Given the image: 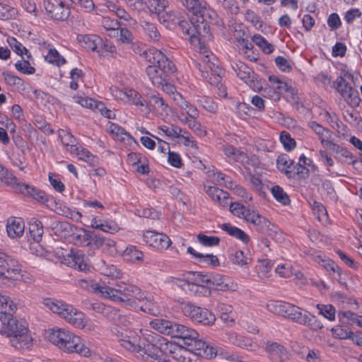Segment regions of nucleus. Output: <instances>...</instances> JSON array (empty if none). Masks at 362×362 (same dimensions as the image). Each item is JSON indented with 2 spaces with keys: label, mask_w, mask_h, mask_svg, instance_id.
<instances>
[{
  "label": "nucleus",
  "mask_w": 362,
  "mask_h": 362,
  "mask_svg": "<svg viewBox=\"0 0 362 362\" xmlns=\"http://www.w3.org/2000/svg\"><path fill=\"white\" fill-rule=\"evenodd\" d=\"M43 303L48 309L58 314L75 328L89 332L98 330V326L95 322L90 320L83 313L71 305L53 298H45Z\"/></svg>",
  "instance_id": "nucleus-1"
},
{
  "label": "nucleus",
  "mask_w": 362,
  "mask_h": 362,
  "mask_svg": "<svg viewBox=\"0 0 362 362\" xmlns=\"http://www.w3.org/2000/svg\"><path fill=\"white\" fill-rule=\"evenodd\" d=\"M48 340L61 351L68 354H77L89 358L92 351L87 342L74 332L64 329L55 328L49 331Z\"/></svg>",
  "instance_id": "nucleus-2"
},
{
  "label": "nucleus",
  "mask_w": 362,
  "mask_h": 362,
  "mask_svg": "<svg viewBox=\"0 0 362 362\" xmlns=\"http://www.w3.org/2000/svg\"><path fill=\"white\" fill-rule=\"evenodd\" d=\"M144 54L151 64L146 69V75L152 84L159 88L168 81L169 74L175 71V66L160 50L155 48L149 49Z\"/></svg>",
  "instance_id": "nucleus-3"
},
{
  "label": "nucleus",
  "mask_w": 362,
  "mask_h": 362,
  "mask_svg": "<svg viewBox=\"0 0 362 362\" xmlns=\"http://www.w3.org/2000/svg\"><path fill=\"white\" fill-rule=\"evenodd\" d=\"M119 345L127 351L132 353L138 359L144 362H158L162 356V351L156 344L145 345L144 347L139 343V337L132 332L130 334H124L118 332Z\"/></svg>",
  "instance_id": "nucleus-4"
},
{
  "label": "nucleus",
  "mask_w": 362,
  "mask_h": 362,
  "mask_svg": "<svg viewBox=\"0 0 362 362\" xmlns=\"http://www.w3.org/2000/svg\"><path fill=\"white\" fill-rule=\"evenodd\" d=\"M150 326L161 334L182 339L186 346L199 337L196 330L165 319L156 318L150 322Z\"/></svg>",
  "instance_id": "nucleus-5"
},
{
  "label": "nucleus",
  "mask_w": 362,
  "mask_h": 362,
  "mask_svg": "<svg viewBox=\"0 0 362 362\" xmlns=\"http://www.w3.org/2000/svg\"><path fill=\"white\" fill-rule=\"evenodd\" d=\"M166 16L168 17L166 21H171L173 24H178L182 33L189 36L192 43H195L197 41L199 44H201L202 41L209 39L211 37L209 28L202 16H200L202 21L198 18L195 22L193 19L190 22L180 20L173 13H167Z\"/></svg>",
  "instance_id": "nucleus-6"
},
{
  "label": "nucleus",
  "mask_w": 362,
  "mask_h": 362,
  "mask_svg": "<svg viewBox=\"0 0 362 362\" xmlns=\"http://www.w3.org/2000/svg\"><path fill=\"white\" fill-rule=\"evenodd\" d=\"M200 53L202 54V57L197 63V66L202 76L210 83L218 82L223 71L218 64V59L204 47H200Z\"/></svg>",
  "instance_id": "nucleus-7"
},
{
  "label": "nucleus",
  "mask_w": 362,
  "mask_h": 362,
  "mask_svg": "<svg viewBox=\"0 0 362 362\" xmlns=\"http://www.w3.org/2000/svg\"><path fill=\"white\" fill-rule=\"evenodd\" d=\"M117 287L118 296L117 303L133 305L136 300H141L144 298V292L135 285L120 281L117 283Z\"/></svg>",
  "instance_id": "nucleus-8"
},
{
  "label": "nucleus",
  "mask_w": 362,
  "mask_h": 362,
  "mask_svg": "<svg viewBox=\"0 0 362 362\" xmlns=\"http://www.w3.org/2000/svg\"><path fill=\"white\" fill-rule=\"evenodd\" d=\"M183 314L197 323L211 325L216 321L215 315L209 310L187 303L182 308Z\"/></svg>",
  "instance_id": "nucleus-9"
},
{
  "label": "nucleus",
  "mask_w": 362,
  "mask_h": 362,
  "mask_svg": "<svg viewBox=\"0 0 362 362\" xmlns=\"http://www.w3.org/2000/svg\"><path fill=\"white\" fill-rule=\"evenodd\" d=\"M335 84L337 90L349 105L356 107L359 105L361 99L358 91L354 90L342 76L337 78Z\"/></svg>",
  "instance_id": "nucleus-10"
},
{
  "label": "nucleus",
  "mask_w": 362,
  "mask_h": 362,
  "mask_svg": "<svg viewBox=\"0 0 362 362\" xmlns=\"http://www.w3.org/2000/svg\"><path fill=\"white\" fill-rule=\"evenodd\" d=\"M294 315L292 322L307 327L313 331H317L323 327L322 323L316 316L300 307Z\"/></svg>",
  "instance_id": "nucleus-11"
},
{
  "label": "nucleus",
  "mask_w": 362,
  "mask_h": 362,
  "mask_svg": "<svg viewBox=\"0 0 362 362\" xmlns=\"http://www.w3.org/2000/svg\"><path fill=\"white\" fill-rule=\"evenodd\" d=\"M44 8L57 21H64L70 14L69 8L60 0H46L44 1Z\"/></svg>",
  "instance_id": "nucleus-12"
},
{
  "label": "nucleus",
  "mask_w": 362,
  "mask_h": 362,
  "mask_svg": "<svg viewBox=\"0 0 362 362\" xmlns=\"http://www.w3.org/2000/svg\"><path fill=\"white\" fill-rule=\"evenodd\" d=\"M18 332L14 334L7 336L10 338V343L13 347L19 350L30 349L33 345V339L25 325H20Z\"/></svg>",
  "instance_id": "nucleus-13"
},
{
  "label": "nucleus",
  "mask_w": 362,
  "mask_h": 362,
  "mask_svg": "<svg viewBox=\"0 0 362 362\" xmlns=\"http://www.w3.org/2000/svg\"><path fill=\"white\" fill-rule=\"evenodd\" d=\"M143 238L145 243L149 246L159 250H166L171 244V240L168 236L153 230L145 231Z\"/></svg>",
  "instance_id": "nucleus-14"
},
{
  "label": "nucleus",
  "mask_w": 362,
  "mask_h": 362,
  "mask_svg": "<svg viewBox=\"0 0 362 362\" xmlns=\"http://www.w3.org/2000/svg\"><path fill=\"white\" fill-rule=\"evenodd\" d=\"M265 350L273 362H289L291 354L281 344L268 341L266 343Z\"/></svg>",
  "instance_id": "nucleus-15"
},
{
  "label": "nucleus",
  "mask_w": 362,
  "mask_h": 362,
  "mask_svg": "<svg viewBox=\"0 0 362 362\" xmlns=\"http://www.w3.org/2000/svg\"><path fill=\"white\" fill-rule=\"evenodd\" d=\"M97 237V233L94 231L81 228L74 237L75 245L81 247H87L89 248L88 255L94 254V246Z\"/></svg>",
  "instance_id": "nucleus-16"
},
{
  "label": "nucleus",
  "mask_w": 362,
  "mask_h": 362,
  "mask_svg": "<svg viewBox=\"0 0 362 362\" xmlns=\"http://www.w3.org/2000/svg\"><path fill=\"white\" fill-rule=\"evenodd\" d=\"M210 284L221 291H235L238 288V284L230 276L218 274H211Z\"/></svg>",
  "instance_id": "nucleus-17"
},
{
  "label": "nucleus",
  "mask_w": 362,
  "mask_h": 362,
  "mask_svg": "<svg viewBox=\"0 0 362 362\" xmlns=\"http://www.w3.org/2000/svg\"><path fill=\"white\" fill-rule=\"evenodd\" d=\"M189 351L194 352L196 355L211 358L217 354L216 349L210 346L206 341L197 338L187 345Z\"/></svg>",
  "instance_id": "nucleus-18"
},
{
  "label": "nucleus",
  "mask_w": 362,
  "mask_h": 362,
  "mask_svg": "<svg viewBox=\"0 0 362 362\" xmlns=\"http://www.w3.org/2000/svg\"><path fill=\"white\" fill-rule=\"evenodd\" d=\"M147 98L148 101L146 105L147 112H154L160 117L168 115V105L158 94L151 93L147 96Z\"/></svg>",
  "instance_id": "nucleus-19"
},
{
  "label": "nucleus",
  "mask_w": 362,
  "mask_h": 362,
  "mask_svg": "<svg viewBox=\"0 0 362 362\" xmlns=\"http://www.w3.org/2000/svg\"><path fill=\"white\" fill-rule=\"evenodd\" d=\"M139 25L142 33L148 39L149 41L156 42L161 38L160 33L156 23L150 20L140 19Z\"/></svg>",
  "instance_id": "nucleus-20"
},
{
  "label": "nucleus",
  "mask_w": 362,
  "mask_h": 362,
  "mask_svg": "<svg viewBox=\"0 0 362 362\" xmlns=\"http://www.w3.org/2000/svg\"><path fill=\"white\" fill-rule=\"evenodd\" d=\"M0 322L2 325L1 333L6 337L14 334L19 329L20 325H25L23 322H20L14 319L11 314L4 315L1 317Z\"/></svg>",
  "instance_id": "nucleus-21"
},
{
  "label": "nucleus",
  "mask_w": 362,
  "mask_h": 362,
  "mask_svg": "<svg viewBox=\"0 0 362 362\" xmlns=\"http://www.w3.org/2000/svg\"><path fill=\"white\" fill-rule=\"evenodd\" d=\"M16 191L24 195L30 196L42 203H45L49 200L45 192L24 183L17 185Z\"/></svg>",
  "instance_id": "nucleus-22"
},
{
  "label": "nucleus",
  "mask_w": 362,
  "mask_h": 362,
  "mask_svg": "<svg viewBox=\"0 0 362 362\" xmlns=\"http://www.w3.org/2000/svg\"><path fill=\"white\" fill-rule=\"evenodd\" d=\"M25 223L20 218H10L7 221L6 231L11 238H19L23 235Z\"/></svg>",
  "instance_id": "nucleus-23"
},
{
  "label": "nucleus",
  "mask_w": 362,
  "mask_h": 362,
  "mask_svg": "<svg viewBox=\"0 0 362 362\" xmlns=\"http://www.w3.org/2000/svg\"><path fill=\"white\" fill-rule=\"evenodd\" d=\"M224 340L237 346L252 350L257 346L253 345L248 338L236 334L235 332H227L225 334Z\"/></svg>",
  "instance_id": "nucleus-24"
},
{
  "label": "nucleus",
  "mask_w": 362,
  "mask_h": 362,
  "mask_svg": "<svg viewBox=\"0 0 362 362\" xmlns=\"http://www.w3.org/2000/svg\"><path fill=\"white\" fill-rule=\"evenodd\" d=\"M68 257L70 259L69 264L71 267L81 272H86L89 269L85 256L80 250H71Z\"/></svg>",
  "instance_id": "nucleus-25"
},
{
  "label": "nucleus",
  "mask_w": 362,
  "mask_h": 362,
  "mask_svg": "<svg viewBox=\"0 0 362 362\" xmlns=\"http://www.w3.org/2000/svg\"><path fill=\"white\" fill-rule=\"evenodd\" d=\"M205 192L221 206L228 205L229 194L223 189L215 186H209L205 187Z\"/></svg>",
  "instance_id": "nucleus-26"
},
{
  "label": "nucleus",
  "mask_w": 362,
  "mask_h": 362,
  "mask_svg": "<svg viewBox=\"0 0 362 362\" xmlns=\"http://www.w3.org/2000/svg\"><path fill=\"white\" fill-rule=\"evenodd\" d=\"M308 126L318 135L321 144L328 148L329 144L332 142L329 140L332 137V132L315 121L309 122Z\"/></svg>",
  "instance_id": "nucleus-27"
},
{
  "label": "nucleus",
  "mask_w": 362,
  "mask_h": 362,
  "mask_svg": "<svg viewBox=\"0 0 362 362\" xmlns=\"http://www.w3.org/2000/svg\"><path fill=\"white\" fill-rule=\"evenodd\" d=\"M97 296L117 303V299H118L117 284L115 286H112L105 281L100 282Z\"/></svg>",
  "instance_id": "nucleus-28"
},
{
  "label": "nucleus",
  "mask_w": 362,
  "mask_h": 362,
  "mask_svg": "<svg viewBox=\"0 0 362 362\" xmlns=\"http://www.w3.org/2000/svg\"><path fill=\"white\" fill-rule=\"evenodd\" d=\"M77 40L82 47L91 51H97L98 46L102 44V39L95 35H78Z\"/></svg>",
  "instance_id": "nucleus-29"
},
{
  "label": "nucleus",
  "mask_w": 362,
  "mask_h": 362,
  "mask_svg": "<svg viewBox=\"0 0 362 362\" xmlns=\"http://www.w3.org/2000/svg\"><path fill=\"white\" fill-rule=\"evenodd\" d=\"M138 301L141 303L139 308L142 312L154 316L160 314V308L151 296L144 293V298Z\"/></svg>",
  "instance_id": "nucleus-30"
},
{
  "label": "nucleus",
  "mask_w": 362,
  "mask_h": 362,
  "mask_svg": "<svg viewBox=\"0 0 362 362\" xmlns=\"http://www.w3.org/2000/svg\"><path fill=\"white\" fill-rule=\"evenodd\" d=\"M175 103L183 111L185 112L187 117L190 118H198L199 112L197 108L187 101L182 95H175Z\"/></svg>",
  "instance_id": "nucleus-31"
},
{
  "label": "nucleus",
  "mask_w": 362,
  "mask_h": 362,
  "mask_svg": "<svg viewBox=\"0 0 362 362\" xmlns=\"http://www.w3.org/2000/svg\"><path fill=\"white\" fill-rule=\"evenodd\" d=\"M247 221L256 226L259 230L262 232L268 230L270 226V222L267 218L254 210H252L249 218H247Z\"/></svg>",
  "instance_id": "nucleus-32"
},
{
  "label": "nucleus",
  "mask_w": 362,
  "mask_h": 362,
  "mask_svg": "<svg viewBox=\"0 0 362 362\" xmlns=\"http://www.w3.org/2000/svg\"><path fill=\"white\" fill-rule=\"evenodd\" d=\"M221 150L228 158L235 162H244L247 158L244 152L231 145H223Z\"/></svg>",
  "instance_id": "nucleus-33"
},
{
  "label": "nucleus",
  "mask_w": 362,
  "mask_h": 362,
  "mask_svg": "<svg viewBox=\"0 0 362 362\" xmlns=\"http://www.w3.org/2000/svg\"><path fill=\"white\" fill-rule=\"evenodd\" d=\"M169 352L172 358L177 362H189V351L182 346L170 344Z\"/></svg>",
  "instance_id": "nucleus-34"
},
{
  "label": "nucleus",
  "mask_w": 362,
  "mask_h": 362,
  "mask_svg": "<svg viewBox=\"0 0 362 362\" xmlns=\"http://www.w3.org/2000/svg\"><path fill=\"white\" fill-rule=\"evenodd\" d=\"M311 255L313 261L318 263L328 271L333 273L337 272L340 275V269L333 261L329 259H325V256L321 253H313Z\"/></svg>",
  "instance_id": "nucleus-35"
},
{
  "label": "nucleus",
  "mask_w": 362,
  "mask_h": 362,
  "mask_svg": "<svg viewBox=\"0 0 362 362\" xmlns=\"http://www.w3.org/2000/svg\"><path fill=\"white\" fill-rule=\"evenodd\" d=\"M50 228L54 235L60 238H66L71 233V226L67 222L54 221L51 223Z\"/></svg>",
  "instance_id": "nucleus-36"
},
{
  "label": "nucleus",
  "mask_w": 362,
  "mask_h": 362,
  "mask_svg": "<svg viewBox=\"0 0 362 362\" xmlns=\"http://www.w3.org/2000/svg\"><path fill=\"white\" fill-rule=\"evenodd\" d=\"M328 148L334 154V157L341 163L349 162V160L352 158L351 153L348 150L336 144L331 142Z\"/></svg>",
  "instance_id": "nucleus-37"
},
{
  "label": "nucleus",
  "mask_w": 362,
  "mask_h": 362,
  "mask_svg": "<svg viewBox=\"0 0 362 362\" xmlns=\"http://www.w3.org/2000/svg\"><path fill=\"white\" fill-rule=\"evenodd\" d=\"M5 269L6 271L4 272V274H1V276L12 280H19L23 276L21 274L22 270L10 258L7 262L6 268Z\"/></svg>",
  "instance_id": "nucleus-38"
},
{
  "label": "nucleus",
  "mask_w": 362,
  "mask_h": 362,
  "mask_svg": "<svg viewBox=\"0 0 362 362\" xmlns=\"http://www.w3.org/2000/svg\"><path fill=\"white\" fill-rule=\"evenodd\" d=\"M124 257L127 261L134 264L143 262L144 255L142 251L138 250L135 246H129L124 252Z\"/></svg>",
  "instance_id": "nucleus-39"
},
{
  "label": "nucleus",
  "mask_w": 362,
  "mask_h": 362,
  "mask_svg": "<svg viewBox=\"0 0 362 362\" xmlns=\"http://www.w3.org/2000/svg\"><path fill=\"white\" fill-rule=\"evenodd\" d=\"M221 229L227 232L230 235L240 240L244 243H248L250 241V237L243 230L230 223L222 224Z\"/></svg>",
  "instance_id": "nucleus-40"
},
{
  "label": "nucleus",
  "mask_w": 362,
  "mask_h": 362,
  "mask_svg": "<svg viewBox=\"0 0 362 362\" xmlns=\"http://www.w3.org/2000/svg\"><path fill=\"white\" fill-rule=\"evenodd\" d=\"M58 136L61 139L62 144L67 147L69 152H73L76 151V139L71 134V132L64 130L59 129L58 131Z\"/></svg>",
  "instance_id": "nucleus-41"
},
{
  "label": "nucleus",
  "mask_w": 362,
  "mask_h": 362,
  "mask_svg": "<svg viewBox=\"0 0 362 362\" xmlns=\"http://www.w3.org/2000/svg\"><path fill=\"white\" fill-rule=\"evenodd\" d=\"M17 185H19L17 178L11 172L1 165V169L0 170V186H11L15 190H16Z\"/></svg>",
  "instance_id": "nucleus-42"
},
{
  "label": "nucleus",
  "mask_w": 362,
  "mask_h": 362,
  "mask_svg": "<svg viewBox=\"0 0 362 362\" xmlns=\"http://www.w3.org/2000/svg\"><path fill=\"white\" fill-rule=\"evenodd\" d=\"M178 117L182 123L187 124L188 127L196 134L199 135L206 134L205 131L202 129L201 124L197 122V118L188 117L183 112H181Z\"/></svg>",
  "instance_id": "nucleus-43"
},
{
  "label": "nucleus",
  "mask_w": 362,
  "mask_h": 362,
  "mask_svg": "<svg viewBox=\"0 0 362 362\" xmlns=\"http://www.w3.org/2000/svg\"><path fill=\"white\" fill-rule=\"evenodd\" d=\"M233 69L236 72L237 76L245 82L251 78L253 74V71L242 62H235L233 65Z\"/></svg>",
  "instance_id": "nucleus-44"
},
{
  "label": "nucleus",
  "mask_w": 362,
  "mask_h": 362,
  "mask_svg": "<svg viewBox=\"0 0 362 362\" xmlns=\"http://www.w3.org/2000/svg\"><path fill=\"white\" fill-rule=\"evenodd\" d=\"M186 8L188 13L197 18L202 13L203 6L199 0H177Z\"/></svg>",
  "instance_id": "nucleus-45"
},
{
  "label": "nucleus",
  "mask_w": 362,
  "mask_h": 362,
  "mask_svg": "<svg viewBox=\"0 0 362 362\" xmlns=\"http://www.w3.org/2000/svg\"><path fill=\"white\" fill-rule=\"evenodd\" d=\"M99 269L105 276H111L115 279H119L122 277V272L115 265L106 263L102 260L98 264Z\"/></svg>",
  "instance_id": "nucleus-46"
},
{
  "label": "nucleus",
  "mask_w": 362,
  "mask_h": 362,
  "mask_svg": "<svg viewBox=\"0 0 362 362\" xmlns=\"http://www.w3.org/2000/svg\"><path fill=\"white\" fill-rule=\"evenodd\" d=\"M29 232L34 241L40 242L44 233L42 223L38 220L31 221L29 224Z\"/></svg>",
  "instance_id": "nucleus-47"
},
{
  "label": "nucleus",
  "mask_w": 362,
  "mask_h": 362,
  "mask_svg": "<svg viewBox=\"0 0 362 362\" xmlns=\"http://www.w3.org/2000/svg\"><path fill=\"white\" fill-rule=\"evenodd\" d=\"M230 259L233 264L240 267L246 266L252 261L251 258L245 255L243 251L240 250H232Z\"/></svg>",
  "instance_id": "nucleus-48"
},
{
  "label": "nucleus",
  "mask_w": 362,
  "mask_h": 362,
  "mask_svg": "<svg viewBox=\"0 0 362 362\" xmlns=\"http://www.w3.org/2000/svg\"><path fill=\"white\" fill-rule=\"evenodd\" d=\"M230 212L238 218H244L247 221L252 211L238 202L231 203L230 204Z\"/></svg>",
  "instance_id": "nucleus-49"
},
{
  "label": "nucleus",
  "mask_w": 362,
  "mask_h": 362,
  "mask_svg": "<svg viewBox=\"0 0 362 362\" xmlns=\"http://www.w3.org/2000/svg\"><path fill=\"white\" fill-rule=\"evenodd\" d=\"M115 242L111 239L105 238L99 234H97L94 250L104 247L109 252H113L115 250Z\"/></svg>",
  "instance_id": "nucleus-50"
},
{
  "label": "nucleus",
  "mask_w": 362,
  "mask_h": 362,
  "mask_svg": "<svg viewBox=\"0 0 362 362\" xmlns=\"http://www.w3.org/2000/svg\"><path fill=\"white\" fill-rule=\"evenodd\" d=\"M129 98L127 103L134 105L136 107L146 108L147 101L141 96V95L135 90L131 89L129 90Z\"/></svg>",
  "instance_id": "nucleus-51"
},
{
  "label": "nucleus",
  "mask_w": 362,
  "mask_h": 362,
  "mask_svg": "<svg viewBox=\"0 0 362 362\" xmlns=\"http://www.w3.org/2000/svg\"><path fill=\"white\" fill-rule=\"evenodd\" d=\"M76 285L83 290L97 295L100 283L93 279H81L77 281Z\"/></svg>",
  "instance_id": "nucleus-52"
},
{
  "label": "nucleus",
  "mask_w": 362,
  "mask_h": 362,
  "mask_svg": "<svg viewBox=\"0 0 362 362\" xmlns=\"http://www.w3.org/2000/svg\"><path fill=\"white\" fill-rule=\"evenodd\" d=\"M107 129L117 140L124 141L126 137L131 138L129 134L117 124L110 122Z\"/></svg>",
  "instance_id": "nucleus-53"
},
{
  "label": "nucleus",
  "mask_w": 362,
  "mask_h": 362,
  "mask_svg": "<svg viewBox=\"0 0 362 362\" xmlns=\"http://www.w3.org/2000/svg\"><path fill=\"white\" fill-rule=\"evenodd\" d=\"M7 42L11 49L18 55L23 56L26 55L27 59H29L31 57V54L29 51L14 37H8Z\"/></svg>",
  "instance_id": "nucleus-54"
},
{
  "label": "nucleus",
  "mask_w": 362,
  "mask_h": 362,
  "mask_svg": "<svg viewBox=\"0 0 362 362\" xmlns=\"http://www.w3.org/2000/svg\"><path fill=\"white\" fill-rule=\"evenodd\" d=\"M72 155L76 156L80 160H84L91 165L96 161V158L87 149L76 146V151L71 152Z\"/></svg>",
  "instance_id": "nucleus-55"
},
{
  "label": "nucleus",
  "mask_w": 362,
  "mask_h": 362,
  "mask_svg": "<svg viewBox=\"0 0 362 362\" xmlns=\"http://www.w3.org/2000/svg\"><path fill=\"white\" fill-rule=\"evenodd\" d=\"M45 59L50 64L61 66L65 64V59L62 57L54 48H49L48 53L45 55Z\"/></svg>",
  "instance_id": "nucleus-56"
},
{
  "label": "nucleus",
  "mask_w": 362,
  "mask_h": 362,
  "mask_svg": "<svg viewBox=\"0 0 362 362\" xmlns=\"http://www.w3.org/2000/svg\"><path fill=\"white\" fill-rule=\"evenodd\" d=\"M293 164V161L290 159L286 154L280 155L276 160V165L279 170L288 173L291 172V168Z\"/></svg>",
  "instance_id": "nucleus-57"
},
{
  "label": "nucleus",
  "mask_w": 362,
  "mask_h": 362,
  "mask_svg": "<svg viewBox=\"0 0 362 362\" xmlns=\"http://www.w3.org/2000/svg\"><path fill=\"white\" fill-rule=\"evenodd\" d=\"M272 194L276 201L283 205H287L290 202V199L284 189L279 186H274L271 189Z\"/></svg>",
  "instance_id": "nucleus-58"
},
{
  "label": "nucleus",
  "mask_w": 362,
  "mask_h": 362,
  "mask_svg": "<svg viewBox=\"0 0 362 362\" xmlns=\"http://www.w3.org/2000/svg\"><path fill=\"white\" fill-rule=\"evenodd\" d=\"M339 316L346 320V322L349 324H355L362 327V315H358L349 310L339 313Z\"/></svg>",
  "instance_id": "nucleus-59"
},
{
  "label": "nucleus",
  "mask_w": 362,
  "mask_h": 362,
  "mask_svg": "<svg viewBox=\"0 0 362 362\" xmlns=\"http://www.w3.org/2000/svg\"><path fill=\"white\" fill-rule=\"evenodd\" d=\"M279 139L286 151H290L296 148V141L291 137L288 132L286 131L282 132Z\"/></svg>",
  "instance_id": "nucleus-60"
},
{
  "label": "nucleus",
  "mask_w": 362,
  "mask_h": 362,
  "mask_svg": "<svg viewBox=\"0 0 362 362\" xmlns=\"http://www.w3.org/2000/svg\"><path fill=\"white\" fill-rule=\"evenodd\" d=\"M160 129L168 137L178 139L181 136L183 130L174 124L170 126H161Z\"/></svg>",
  "instance_id": "nucleus-61"
},
{
  "label": "nucleus",
  "mask_w": 362,
  "mask_h": 362,
  "mask_svg": "<svg viewBox=\"0 0 362 362\" xmlns=\"http://www.w3.org/2000/svg\"><path fill=\"white\" fill-rule=\"evenodd\" d=\"M192 282L200 286H206V284H210L211 274H202L201 273H194L191 276L188 277Z\"/></svg>",
  "instance_id": "nucleus-62"
},
{
  "label": "nucleus",
  "mask_w": 362,
  "mask_h": 362,
  "mask_svg": "<svg viewBox=\"0 0 362 362\" xmlns=\"http://www.w3.org/2000/svg\"><path fill=\"white\" fill-rule=\"evenodd\" d=\"M198 241L203 245L206 247L216 246L220 243V238L216 236H208L203 233L197 235Z\"/></svg>",
  "instance_id": "nucleus-63"
},
{
  "label": "nucleus",
  "mask_w": 362,
  "mask_h": 362,
  "mask_svg": "<svg viewBox=\"0 0 362 362\" xmlns=\"http://www.w3.org/2000/svg\"><path fill=\"white\" fill-rule=\"evenodd\" d=\"M17 14V11L6 4H0V19L6 21L14 18Z\"/></svg>",
  "instance_id": "nucleus-64"
}]
</instances>
